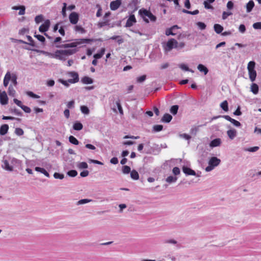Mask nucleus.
<instances>
[{
	"mask_svg": "<svg viewBox=\"0 0 261 261\" xmlns=\"http://www.w3.org/2000/svg\"><path fill=\"white\" fill-rule=\"evenodd\" d=\"M76 51V49L57 50L54 53L50 54V57L60 60H65V56L73 55Z\"/></svg>",
	"mask_w": 261,
	"mask_h": 261,
	"instance_id": "obj_1",
	"label": "nucleus"
},
{
	"mask_svg": "<svg viewBox=\"0 0 261 261\" xmlns=\"http://www.w3.org/2000/svg\"><path fill=\"white\" fill-rule=\"evenodd\" d=\"M139 14L146 23H148L149 20L146 17L150 19L151 21L154 22L156 20V17L150 11L144 8H142L139 11Z\"/></svg>",
	"mask_w": 261,
	"mask_h": 261,
	"instance_id": "obj_2",
	"label": "nucleus"
},
{
	"mask_svg": "<svg viewBox=\"0 0 261 261\" xmlns=\"http://www.w3.org/2000/svg\"><path fill=\"white\" fill-rule=\"evenodd\" d=\"M177 40L174 38L170 39L166 43H163V47L165 53H168L173 48H176Z\"/></svg>",
	"mask_w": 261,
	"mask_h": 261,
	"instance_id": "obj_3",
	"label": "nucleus"
},
{
	"mask_svg": "<svg viewBox=\"0 0 261 261\" xmlns=\"http://www.w3.org/2000/svg\"><path fill=\"white\" fill-rule=\"evenodd\" d=\"M255 65L254 61H250L247 66L249 79L251 82H254L256 77V72L254 69Z\"/></svg>",
	"mask_w": 261,
	"mask_h": 261,
	"instance_id": "obj_4",
	"label": "nucleus"
},
{
	"mask_svg": "<svg viewBox=\"0 0 261 261\" xmlns=\"http://www.w3.org/2000/svg\"><path fill=\"white\" fill-rule=\"evenodd\" d=\"M221 163L220 159L217 157H212L208 161V165L205 168V171L206 172H210L213 170L215 167L218 166Z\"/></svg>",
	"mask_w": 261,
	"mask_h": 261,
	"instance_id": "obj_5",
	"label": "nucleus"
},
{
	"mask_svg": "<svg viewBox=\"0 0 261 261\" xmlns=\"http://www.w3.org/2000/svg\"><path fill=\"white\" fill-rule=\"evenodd\" d=\"M50 22L49 19L45 20L44 22L42 24L39 28V31L41 33H44V35L50 40H52L53 38L48 35L45 32L47 31L49 28Z\"/></svg>",
	"mask_w": 261,
	"mask_h": 261,
	"instance_id": "obj_6",
	"label": "nucleus"
},
{
	"mask_svg": "<svg viewBox=\"0 0 261 261\" xmlns=\"http://www.w3.org/2000/svg\"><path fill=\"white\" fill-rule=\"evenodd\" d=\"M68 75L72 79L68 80V82L71 84H74L79 82V74L75 71H71L68 73Z\"/></svg>",
	"mask_w": 261,
	"mask_h": 261,
	"instance_id": "obj_7",
	"label": "nucleus"
},
{
	"mask_svg": "<svg viewBox=\"0 0 261 261\" xmlns=\"http://www.w3.org/2000/svg\"><path fill=\"white\" fill-rule=\"evenodd\" d=\"M69 19L71 24H76L79 20V14L75 12H71L69 15Z\"/></svg>",
	"mask_w": 261,
	"mask_h": 261,
	"instance_id": "obj_8",
	"label": "nucleus"
},
{
	"mask_svg": "<svg viewBox=\"0 0 261 261\" xmlns=\"http://www.w3.org/2000/svg\"><path fill=\"white\" fill-rule=\"evenodd\" d=\"M121 0H116L111 2L110 5L111 10L112 11L116 10L121 6Z\"/></svg>",
	"mask_w": 261,
	"mask_h": 261,
	"instance_id": "obj_9",
	"label": "nucleus"
},
{
	"mask_svg": "<svg viewBox=\"0 0 261 261\" xmlns=\"http://www.w3.org/2000/svg\"><path fill=\"white\" fill-rule=\"evenodd\" d=\"M137 22L136 17L135 15L131 14L130 15L129 18L126 21V24L125 25V27L128 28L133 25L134 23Z\"/></svg>",
	"mask_w": 261,
	"mask_h": 261,
	"instance_id": "obj_10",
	"label": "nucleus"
},
{
	"mask_svg": "<svg viewBox=\"0 0 261 261\" xmlns=\"http://www.w3.org/2000/svg\"><path fill=\"white\" fill-rule=\"evenodd\" d=\"M2 167L3 169L6 170L12 171H13V167L9 165V162L7 160H4L3 161V164Z\"/></svg>",
	"mask_w": 261,
	"mask_h": 261,
	"instance_id": "obj_11",
	"label": "nucleus"
},
{
	"mask_svg": "<svg viewBox=\"0 0 261 261\" xmlns=\"http://www.w3.org/2000/svg\"><path fill=\"white\" fill-rule=\"evenodd\" d=\"M227 135L230 140H233L237 136V132L235 129L232 128L227 131Z\"/></svg>",
	"mask_w": 261,
	"mask_h": 261,
	"instance_id": "obj_12",
	"label": "nucleus"
},
{
	"mask_svg": "<svg viewBox=\"0 0 261 261\" xmlns=\"http://www.w3.org/2000/svg\"><path fill=\"white\" fill-rule=\"evenodd\" d=\"M11 73H10V71H7L6 74L5 75V77L4 78V81H3V84L5 87H6L8 85L9 81L11 80Z\"/></svg>",
	"mask_w": 261,
	"mask_h": 261,
	"instance_id": "obj_13",
	"label": "nucleus"
},
{
	"mask_svg": "<svg viewBox=\"0 0 261 261\" xmlns=\"http://www.w3.org/2000/svg\"><path fill=\"white\" fill-rule=\"evenodd\" d=\"M182 171L187 175H196V172L193 170L187 167H183Z\"/></svg>",
	"mask_w": 261,
	"mask_h": 261,
	"instance_id": "obj_14",
	"label": "nucleus"
},
{
	"mask_svg": "<svg viewBox=\"0 0 261 261\" xmlns=\"http://www.w3.org/2000/svg\"><path fill=\"white\" fill-rule=\"evenodd\" d=\"M77 44L75 42H72L71 43L63 44L61 45H56V47L57 48H69V47H75Z\"/></svg>",
	"mask_w": 261,
	"mask_h": 261,
	"instance_id": "obj_15",
	"label": "nucleus"
},
{
	"mask_svg": "<svg viewBox=\"0 0 261 261\" xmlns=\"http://www.w3.org/2000/svg\"><path fill=\"white\" fill-rule=\"evenodd\" d=\"M9 126L8 124H5L2 125L0 127V135L4 136L6 135L8 131Z\"/></svg>",
	"mask_w": 261,
	"mask_h": 261,
	"instance_id": "obj_16",
	"label": "nucleus"
},
{
	"mask_svg": "<svg viewBox=\"0 0 261 261\" xmlns=\"http://www.w3.org/2000/svg\"><path fill=\"white\" fill-rule=\"evenodd\" d=\"M221 143V140L220 138H216L213 140L210 144V145L212 147H215L219 146Z\"/></svg>",
	"mask_w": 261,
	"mask_h": 261,
	"instance_id": "obj_17",
	"label": "nucleus"
},
{
	"mask_svg": "<svg viewBox=\"0 0 261 261\" xmlns=\"http://www.w3.org/2000/svg\"><path fill=\"white\" fill-rule=\"evenodd\" d=\"M172 119V116L171 115L166 113L163 115L161 120L163 122L169 123L171 121Z\"/></svg>",
	"mask_w": 261,
	"mask_h": 261,
	"instance_id": "obj_18",
	"label": "nucleus"
},
{
	"mask_svg": "<svg viewBox=\"0 0 261 261\" xmlns=\"http://www.w3.org/2000/svg\"><path fill=\"white\" fill-rule=\"evenodd\" d=\"M197 69L199 71L203 72L204 75H206L208 72L207 68L203 64H199L197 66Z\"/></svg>",
	"mask_w": 261,
	"mask_h": 261,
	"instance_id": "obj_19",
	"label": "nucleus"
},
{
	"mask_svg": "<svg viewBox=\"0 0 261 261\" xmlns=\"http://www.w3.org/2000/svg\"><path fill=\"white\" fill-rule=\"evenodd\" d=\"M35 169L36 171L43 174L46 177H49V173L46 171V170L45 169H44L43 168L39 167H35Z\"/></svg>",
	"mask_w": 261,
	"mask_h": 261,
	"instance_id": "obj_20",
	"label": "nucleus"
},
{
	"mask_svg": "<svg viewBox=\"0 0 261 261\" xmlns=\"http://www.w3.org/2000/svg\"><path fill=\"white\" fill-rule=\"evenodd\" d=\"M178 67L182 70L186 71H189L192 73H193L194 71L193 70L190 69L187 65L182 63L178 65Z\"/></svg>",
	"mask_w": 261,
	"mask_h": 261,
	"instance_id": "obj_21",
	"label": "nucleus"
},
{
	"mask_svg": "<svg viewBox=\"0 0 261 261\" xmlns=\"http://www.w3.org/2000/svg\"><path fill=\"white\" fill-rule=\"evenodd\" d=\"M214 29L217 34H220L223 30V27L219 24H215Z\"/></svg>",
	"mask_w": 261,
	"mask_h": 261,
	"instance_id": "obj_22",
	"label": "nucleus"
},
{
	"mask_svg": "<svg viewBox=\"0 0 261 261\" xmlns=\"http://www.w3.org/2000/svg\"><path fill=\"white\" fill-rule=\"evenodd\" d=\"M81 81L84 84H91L93 82V80L91 78L86 76L83 77Z\"/></svg>",
	"mask_w": 261,
	"mask_h": 261,
	"instance_id": "obj_23",
	"label": "nucleus"
},
{
	"mask_svg": "<svg viewBox=\"0 0 261 261\" xmlns=\"http://www.w3.org/2000/svg\"><path fill=\"white\" fill-rule=\"evenodd\" d=\"M254 6V3L253 1H250L246 5V10L248 13L250 12Z\"/></svg>",
	"mask_w": 261,
	"mask_h": 261,
	"instance_id": "obj_24",
	"label": "nucleus"
},
{
	"mask_svg": "<svg viewBox=\"0 0 261 261\" xmlns=\"http://www.w3.org/2000/svg\"><path fill=\"white\" fill-rule=\"evenodd\" d=\"M83 124L79 122H76L73 125V128L75 130H81L83 129Z\"/></svg>",
	"mask_w": 261,
	"mask_h": 261,
	"instance_id": "obj_25",
	"label": "nucleus"
},
{
	"mask_svg": "<svg viewBox=\"0 0 261 261\" xmlns=\"http://www.w3.org/2000/svg\"><path fill=\"white\" fill-rule=\"evenodd\" d=\"M8 94L10 96L14 97L16 94V91L14 90L13 86L12 84H10L8 88Z\"/></svg>",
	"mask_w": 261,
	"mask_h": 261,
	"instance_id": "obj_26",
	"label": "nucleus"
},
{
	"mask_svg": "<svg viewBox=\"0 0 261 261\" xmlns=\"http://www.w3.org/2000/svg\"><path fill=\"white\" fill-rule=\"evenodd\" d=\"M251 91L254 94L258 92V86L257 84L253 83L251 86Z\"/></svg>",
	"mask_w": 261,
	"mask_h": 261,
	"instance_id": "obj_27",
	"label": "nucleus"
},
{
	"mask_svg": "<svg viewBox=\"0 0 261 261\" xmlns=\"http://www.w3.org/2000/svg\"><path fill=\"white\" fill-rule=\"evenodd\" d=\"M104 21L98 22L97 24V27L98 28H101L104 26L109 25V20L108 19H103Z\"/></svg>",
	"mask_w": 261,
	"mask_h": 261,
	"instance_id": "obj_28",
	"label": "nucleus"
},
{
	"mask_svg": "<svg viewBox=\"0 0 261 261\" xmlns=\"http://www.w3.org/2000/svg\"><path fill=\"white\" fill-rule=\"evenodd\" d=\"M130 177L134 180H137L139 178V175L137 171L133 170L130 172Z\"/></svg>",
	"mask_w": 261,
	"mask_h": 261,
	"instance_id": "obj_29",
	"label": "nucleus"
},
{
	"mask_svg": "<svg viewBox=\"0 0 261 261\" xmlns=\"http://www.w3.org/2000/svg\"><path fill=\"white\" fill-rule=\"evenodd\" d=\"M220 107L224 111L227 112L228 111V102H227V100L223 101L220 104Z\"/></svg>",
	"mask_w": 261,
	"mask_h": 261,
	"instance_id": "obj_30",
	"label": "nucleus"
},
{
	"mask_svg": "<svg viewBox=\"0 0 261 261\" xmlns=\"http://www.w3.org/2000/svg\"><path fill=\"white\" fill-rule=\"evenodd\" d=\"M110 39L113 40L117 39V41L119 44L122 43L124 41L123 39L120 36H113L111 37Z\"/></svg>",
	"mask_w": 261,
	"mask_h": 261,
	"instance_id": "obj_31",
	"label": "nucleus"
},
{
	"mask_svg": "<svg viewBox=\"0 0 261 261\" xmlns=\"http://www.w3.org/2000/svg\"><path fill=\"white\" fill-rule=\"evenodd\" d=\"M17 76L16 74L15 73H12L11 74V77L10 81H11L12 83L13 84L14 86H16L17 85Z\"/></svg>",
	"mask_w": 261,
	"mask_h": 261,
	"instance_id": "obj_32",
	"label": "nucleus"
},
{
	"mask_svg": "<svg viewBox=\"0 0 261 261\" xmlns=\"http://www.w3.org/2000/svg\"><path fill=\"white\" fill-rule=\"evenodd\" d=\"M177 178L175 176H169L166 179V181L169 184L175 182L176 181Z\"/></svg>",
	"mask_w": 261,
	"mask_h": 261,
	"instance_id": "obj_33",
	"label": "nucleus"
},
{
	"mask_svg": "<svg viewBox=\"0 0 261 261\" xmlns=\"http://www.w3.org/2000/svg\"><path fill=\"white\" fill-rule=\"evenodd\" d=\"M69 141L74 145H78L79 144V141L73 136H70L69 137Z\"/></svg>",
	"mask_w": 261,
	"mask_h": 261,
	"instance_id": "obj_34",
	"label": "nucleus"
},
{
	"mask_svg": "<svg viewBox=\"0 0 261 261\" xmlns=\"http://www.w3.org/2000/svg\"><path fill=\"white\" fill-rule=\"evenodd\" d=\"M178 110V106L177 105H174L172 106L170 109V112L171 113H172L173 115H176L177 113Z\"/></svg>",
	"mask_w": 261,
	"mask_h": 261,
	"instance_id": "obj_35",
	"label": "nucleus"
},
{
	"mask_svg": "<svg viewBox=\"0 0 261 261\" xmlns=\"http://www.w3.org/2000/svg\"><path fill=\"white\" fill-rule=\"evenodd\" d=\"M80 109L82 113L84 114L88 115L90 113V110L87 106H82L81 107Z\"/></svg>",
	"mask_w": 261,
	"mask_h": 261,
	"instance_id": "obj_36",
	"label": "nucleus"
},
{
	"mask_svg": "<svg viewBox=\"0 0 261 261\" xmlns=\"http://www.w3.org/2000/svg\"><path fill=\"white\" fill-rule=\"evenodd\" d=\"M63 7L62 9L61 13L64 18L67 17L66 10H67V4L66 3H64L63 4Z\"/></svg>",
	"mask_w": 261,
	"mask_h": 261,
	"instance_id": "obj_37",
	"label": "nucleus"
},
{
	"mask_svg": "<svg viewBox=\"0 0 261 261\" xmlns=\"http://www.w3.org/2000/svg\"><path fill=\"white\" fill-rule=\"evenodd\" d=\"M182 12L184 13L189 14H191V15H197L199 13V11L198 10H195L193 11H189V10H187L186 9H183L182 10Z\"/></svg>",
	"mask_w": 261,
	"mask_h": 261,
	"instance_id": "obj_38",
	"label": "nucleus"
},
{
	"mask_svg": "<svg viewBox=\"0 0 261 261\" xmlns=\"http://www.w3.org/2000/svg\"><path fill=\"white\" fill-rule=\"evenodd\" d=\"M27 38L28 39V41L29 42V43H27V44L32 46L35 47L36 46L35 43L34 41L33 40V38H32V37L29 35H27Z\"/></svg>",
	"mask_w": 261,
	"mask_h": 261,
	"instance_id": "obj_39",
	"label": "nucleus"
},
{
	"mask_svg": "<svg viewBox=\"0 0 261 261\" xmlns=\"http://www.w3.org/2000/svg\"><path fill=\"white\" fill-rule=\"evenodd\" d=\"M185 45H186V44L184 42H180L178 43L177 41V44H176V49L177 50H179L183 48H184Z\"/></svg>",
	"mask_w": 261,
	"mask_h": 261,
	"instance_id": "obj_40",
	"label": "nucleus"
},
{
	"mask_svg": "<svg viewBox=\"0 0 261 261\" xmlns=\"http://www.w3.org/2000/svg\"><path fill=\"white\" fill-rule=\"evenodd\" d=\"M74 30L76 32H79L82 34L85 33L86 32L85 29L81 25H75L74 27Z\"/></svg>",
	"mask_w": 261,
	"mask_h": 261,
	"instance_id": "obj_41",
	"label": "nucleus"
},
{
	"mask_svg": "<svg viewBox=\"0 0 261 261\" xmlns=\"http://www.w3.org/2000/svg\"><path fill=\"white\" fill-rule=\"evenodd\" d=\"M43 20V16L42 14L36 16L35 18V21L36 23L38 24Z\"/></svg>",
	"mask_w": 261,
	"mask_h": 261,
	"instance_id": "obj_42",
	"label": "nucleus"
},
{
	"mask_svg": "<svg viewBox=\"0 0 261 261\" xmlns=\"http://www.w3.org/2000/svg\"><path fill=\"white\" fill-rule=\"evenodd\" d=\"M163 126L162 125H155L153 127V131L159 132L163 129Z\"/></svg>",
	"mask_w": 261,
	"mask_h": 261,
	"instance_id": "obj_43",
	"label": "nucleus"
},
{
	"mask_svg": "<svg viewBox=\"0 0 261 261\" xmlns=\"http://www.w3.org/2000/svg\"><path fill=\"white\" fill-rule=\"evenodd\" d=\"M131 172L130 168L128 166H124L122 167V172L124 174H128Z\"/></svg>",
	"mask_w": 261,
	"mask_h": 261,
	"instance_id": "obj_44",
	"label": "nucleus"
},
{
	"mask_svg": "<svg viewBox=\"0 0 261 261\" xmlns=\"http://www.w3.org/2000/svg\"><path fill=\"white\" fill-rule=\"evenodd\" d=\"M26 94L27 95L32 97V98H40V96L35 93H34L32 91H27L26 92Z\"/></svg>",
	"mask_w": 261,
	"mask_h": 261,
	"instance_id": "obj_45",
	"label": "nucleus"
},
{
	"mask_svg": "<svg viewBox=\"0 0 261 261\" xmlns=\"http://www.w3.org/2000/svg\"><path fill=\"white\" fill-rule=\"evenodd\" d=\"M77 172L75 170H71L67 172V175L70 177H75L77 175Z\"/></svg>",
	"mask_w": 261,
	"mask_h": 261,
	"instance_id": "obj_46",
	"label": "nucleus"
},
{
	"mask_svg": "<svg viewBox=\"0 0 261 261\" xmlns=\"http://www.w3.org/2000/svg\"><path fill=\"white\" fill-rule=\"evenodd\" d=\"M104 51H105V49H103L100 53L94 54L93 57L95 59H98L101 58L104 54Z\"/></svg>",
	"mask_w": 261,
	"mask_h": 261,
	"instance_id": "obj_47",
	"label": "nucleus"
},
{
	"mask_svg": "<svg viewBox=\"0 0 261 261\" xmlns=\"http://www.w3.org/2000/svg\"><path fill=\"white\" fill-rule=\"evenodd\" d=\"M54 177L56 179H62L64 178V175L63 174H61V173H58V172H55L54 174Z\"/></svg>",
	"mask_w": 261,
	"mask_h": 261,
	"instance_id": "obj_48",
	"label": "nucleus"
},
{
	"mask_svg": "<svg viewBox=\"0 0 261 261\" xmlns=\"http://www.w3.org/2000/svg\"><path fill=\"white\" fill-rule=\"evenodd\" d=\"M77 166L80 169H87L88 167L87 163L85 162L80 163Z\"/></svg>",
	"mask_w": 261,
	"mask_h": 261,
	"instance_id": "obj_49",
	"label": "nucleus"
},
{
	"mask_svg": "<svg viewBox=\"0 0 261 261\" xmlns=\"http://www.w3.org/2000/svg\"><path fill=\"white\" fill-rule=\"evenodd\" d=\"M165 34L167 36H174L176 34L173 33V30L171 28H170L166 30Z\"/></svg>",
	"mask_w": 261,
	"mask_h": 261,
	"instance_id": "obj_50",
	"label": "nucleus"
},
{
	"mask_svg": "<svg viewBox=\"0 0 261 261\" xmlns=\"http://www.w3.org/2000/svg\"><path fill=\"white\" fill-rule=\"evenodd\" d=\"M15 133L17 135V136H22L23 133H24V132L23 130V129L21 128H16L15 130Z\"/></svg>",
	"mask_w": 261,
	"mask_h": 261,
	"instance_id": "obj_51",
	"label": "nucleus"
},
{
	"mask_svg": "<svg viewBox=\"0 0 261 261\" xmlns=\"http://www.w3.org/2000/svg\"><path fill=\"white\" fill-rule=\"evenodd\" d=\"M196 24L198 27V28L201 30H205L206 27L205 24L202 22H197Z\"/></svg>",
	"mask_w": 261,
	"mask_h": 261,
	"instance_id": "obj_52",
	"label": "nucleus"
},
{
	"mask_svg": "<svg viewBox=\"0 0 261 261\" xmlns=\"http://www.w3.org/2000/svg\"><path fill=\"white\" fill-rule=\"evenodd\" d=\"M96 7L98 8V10H97V13L96 14V16L97 17H99L101 16L102 9H101V7H100V6L99 4H97Z\"/></svg>",
	"mask_w": 261,
	"mask_h": 261,
	"instance_id": "obj_53",
	"label": "nucleus"
},
{
	"mask_svg": "<svg viewBox=\"0 0 261 261\" xmlns=\"http://www.w3.org/2000/svg\"><path fill=\"white\" fill-rule=\"evenodd\" d=\"M34 37L36 38L39 41H40L41 42H44L45 39L44 36L41 35H35Z\"/></svg>",
	"mask_w": 261,
	"mask_h": 261,
	"instance_id": "obj_54",
	"label": "nucleus"
},
{
	"mask_svg": "<svg viewBox=\"0 0 261 261\" xmlns=\"http://www.w3.org/2000/svg\"><path fill=\"white\" fill-rule=\"evenodd\" d=\"M252 27L255 30H261V22L254 23Z\"/></svg>",
	"mask_w": 261,
	"mask_h": 261,
	"instance_id": "obj_55",
	"label": "nucleus"
},
{
	"mask_svg": "<svg viewBox=\"0 0 261 261\" xmlns=\"http://www.w3.org/2000/svg\"><path fill=\"white\" fill-rule=\"evenodd\" d=\"M116 104L117 108H118V109L119 110V113L121 114H123V109H122V108L121 107V105L120 101L119 100L117 101L116 102Z\"/></svg>",
	"mask_w": 261,
	"mask_h": 261,
	"instance_id": "obj_56",
	"label": "nucleus"
},
{
	"mask_svg": "<svg viewBox=\"0 0 261 261\" xmlns=\"http://www.w3.org/2000/svg\"><path fill=\"white\" fill-rule=\"evenodd\" d=\"M92 200L91 199H81V200H80L79 201H78L77 202V204H85V203H87L89 202H90Z\"/></svg>",
	"mask_w": 261,
	"mask_h": 261,
	"instance_id": "obj_57",
	"label": "nucleus"
},
{
	"mask_svg": "<svg viewBox=\"0 0 261 261\" xmlns=\"http://www.w3.org/2000/svg\"><path fill=\"white\" fill-rule=\"evenodd\" d=\"M146 79V75H143L137 78V82L138 83H142Z\"/></svg>",
	"mask_w": 261,
	"mask_h": 261,
	"instance_id": "obj_58",
	"label": "nucleus"
},
{
	"mask_svg": "<svg viewBox=\"0 0 261 261\" xmlns=\"http://www.w3.org/2000/svg\"><path fill=\"white\" fill-rule=\"evenodd\" d=\"M232 15V13L230 12L224 11L222 13V19L223 20L226 19L229 15Z\"/></svg>",
	"mask_w": 261,
	"mask_h": 261,
	"instance_id": "obj_59",
	"label": "nucleus"
},
{
	"mask_svg": "<svg viewBox=\"0 0 261 261\" xmlns=\"http://www.w3.org/2000/svg\"><path fill=\"white\" fill-rule=\"evenodd\" d=\"M239 31L240 33L243 34L246 31V27L245 25L243 24H240L239 27Z\"/></svg>",
	"mask_w": 261,
	"mask_h": 261,
	"instance_id": "obj_60",
	"label": "nucleus"
},
{
	"mask_svg": "<svg viewBox=\"0 0 261 261\" xmlns=\"http://www.w3.org/2000/svg\"><path fill=\"white\" fill-rule=\"evenodd\" d=\"M172 172L175 175H177L180 174V169L177 167H175L172 170Z\"/></svg>",
	"mask_w": 261,
	"mask_h": 261,
	"instance_id": "obj_61",
	"label": "nucleus"
},
{
	"mask_svg": "<svg viewBox=\"0 0 261 261\" xmlns=\"http://www.w3.org/2000/svg\"><path fill=\"white\" fill-rule=\"evenodd\" d=\"M25 7L24 6H21V8L19 9L18 15H22L25 14Z\"/></svg>",
	"mask_w": 261,
	"mask_h": 261,
	"instance_id": "obj_62",
	"label": "nucleus"
},
{
	"mask_svg": "<svg viewBox=\"0 0 261 261\" xmlns=\"http://www.w3.org/2000/svg\"><path fill=\"white\" fill-rule=\"evenodd\" d=\"M21 108L25 112L27 113H30L31 112V110L30 108H29L28 106H25L24 105L22 106Z\"/></svg>",
	"mask_w": 261,
	"mask_h": 261,
	"instance_id": "obj_63",
	"label": "nucleus"
},
{
	"mask_svg": "<svg viewBox=\"0 0 261 261\" xmlns=\"http://www.w3.org/2000/svg\"><path fill=\"white\" fill-rule=\"evenodd\" d=\"M233 114L236 116H240L242 115L240 106L238 107L237 110L233 112Z\"/></svg>",
	"mask_w": 261,
	"mask_h": 261,
	"instance_id": "obj_64",
	"label": "nucleus"
}]
</instances>
